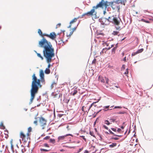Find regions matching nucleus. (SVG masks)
Masks as SVG:
<instances>
[{
	"mask_svg": "<svg viewBox=\"0 0 153 153\" xmlns=\"http://www.w3.org/2000/svg\"><path fill=\"white\" fill-rule=\"evenodd\" d=\"M39 47L43 48V56L46 59L47 63H49L47 68H49L51 66L50 62H51L52 58L55 55L54 49L51 42L47 41L44 37H43L39 42Z\"/></svg>",
	"mask_w": 153,
	"mask_h": 153,
	"instance_id": "1",
	"label": "nucleus"
},
{
	"mask_svg": "<svg viewBox=\"0 0 153 153\" xmlns=\"http://www.w3.org/2000/svg\"><path fill=\"white\" fill-rule=\"evenodd\" d=\"M107 25H109L110 22L114 24L115 27L117 30L120 31L121 28L119 26L120 24L121 20L120 18L117 16L116 15H114L112 16H108L106 18Z\"/></svg>",
	"mask_w": 153,
	"mask_h": 153,
	"instance_id": "2",
	"label": "nucleus"
},
{
	"mask_svg": "<svg viewBox=\"0 0 153 153\" xmlns=\"http://www.w3.org/2000/svg\"><path fill=\"white\" fill-rule=\"evenodd\" d=\"M113 3L114 2L113 1L112 2H108L107 1H105L104 0H101V1L98 3V6H100V7H102V6H105V9L108 7L109 6L111 7L114 9L113 7Z\"/></svg>",
	"mask_w": 153,
	"mask_h": 153,
	"instance_id": "3",
	"label": "nucleus"
},
{
	"mask_svg": "<svg viewBox=\"0 0 153 153\" xmlns=\"http://www.w3.org/2000/svg\"><path fill=\"white\" fill-rule=\"evenodd\" d=\"M99 7H100L98 6V4H97L96 6H94L92 7V9L89 12H88L89 16H93L94 15V16L93 17L94 19H96L98 18L99 17L97 16V12L95 11V9H97Z\"/></svg>",
	"mask_w": 153,
	"mask_h": 153,
	"instance_id": "4",
	"label": "nucleus"
},
{
	"mask_svg": "<svg viewBox=\"0 0 153 153\" xmlns=\"http://www.w3.org/2000/svg\"><path fill=\"white\" fill-rule=\"evenodd\" d=\"M36 86L34 85L31 86V89L30 90L37 93L39 88H41L42 86V85L40 83L39 84L36 85Z\"/></svg>",
	"mask_w": 153,
	"mask_h": 153,
	"instance_id": "5",
	"label": "nucleus"
},
{
	"mask_svg": "<svg viewBox=\"0 0 153 153\" xmlns=\"http://www.w3.org/2000/svg\"><path fill=\"white\" fill-rule=\"evenodd\" d=\"M99 22L101 23V25H107L106 18L102 17L99 19Z\"/></svg>",
	"mask_w": 153,
	"mask_h": 153,
	"instance_id": "6",
	"label": "nucleus"
},
{
	"mask_svg": "<svg viewBox=\"0 0 153 153\" xmlns=\"http://www.w3.org/2000/svg\"><path fill=\"white\" fill-rule=\"evenodd\" d=\"M39 123L41 126L46 125V120L43 117H39Z\"/></svg>",
	"mask_w": 153,
	"mask_h": 153,
	"instance_id": "7",
	"label": "nucleus"
},
{
	"mask_svg": "<svg viewBox=\"0 0 153 153\" xmlns=\"http://www.w3.org/2000/svg\"><path fill=\"white\" fill-rule=\"evenodd\" d=\"M47 37L52 40L54 39L56 37V35L54 32L51 33L50 35H47Z\"/></svg>",
	"mask_w": 153,
	"mask_h": 153,
	"instance_id": "8",
	"label": "nucleus"
},
{
	"mask_svg": "<svg viewBox=\"0 0 153 153\" xmlns=\"http://www.w3.org/2000/svg\"><path fill=\"white\" fill-rule=\"evenodd\" d=\"M30 93L31 95V98L30 99V101L32 102L33 99L35 97L36 94L37 93L34 92V91H33L31 90H30Z\"/></svg>",
	"mask_w": 153,
	"mask_h": 153,
	"instance_id": "9",
	"label": "nucleus"
},
{
	"mask_svg": "<svg viewBox=\"0 0 153 153\" xmlns=\"http://www.w3.org/2000/svg\"><path fill=\"white\" fill-rule=\"evenodd\" d=\"M68 136H71L72 137L73 136V135L71 134H67L65 135H64V136H60L58 137V141L59 140H63L65 139V137Z\"/></svg>",
	"mask_w": 153,
	"mask_h": 153,
	"instance_id": "10",
	"label": "nucleus"
},
{
	"mask_svg": "<svg viewBox=\"0 0 153 153\" xmlns=\"http://www.w3.org/2000/svg\"><path fill=\"white\" fill-rule=\"evenodd\" d=\"M113 1L114 3H115L117 4H119L120 3L123 4H123L124 5H125V2H126V0L124 1V0H114Z\"/></svg>",
	"mask_w": 153,
	"mask_h": 153,
	"instance_id": "11",
	"label": "nucleus"
},
{
	"mask_svg": "<svg viewBox=\"0 0 153 153\" xmlns=\"http://www.w3.org/2000/svg\"><path fill=\"white\" fill-rule=\"evenodd\" d=\"M55 42L57 44H58L59 46H61L62 42V40L61 37H59L58 39H57V40H55Z\"/></svg>",
	"mask_w": 153,
	"mask_h": 153,
	"instance_id": "12",
	"label": "nucleus"
},
{
	"mask_svg": "<svg viewBox=\"0 0 153 153\" xmlns=\"http://www.w3.org/2000/svg\"><path fill=\"white\" fill-rule=\"evenodd\" d=\"M40 82H41L40 79H37L36 80V81H35V82H33V84H31V86H32L34 85H36V84L38 85V84H39V83H40Z\"/></svg>",
	"mask_w": 153,
	"mask_h": 153,
	"instance_id": "13",
	"label": "nucleus"
},
{
	"mask_svg": "<svg viewBox=\"0 0 153 153\" xmlns=\"http://www.w3.org/2000/svg\"><path fill=\"white\" fill-rule=\"evenodd\" d=\"M98 79L101 82L104 83L105 81V77L103 78L102 77H100V76L98 77Z\"/></svg>",
	"mask_w": 153,
	"mask_h": 153,
	"instance_id": "14",
	"label": "nucleus"
},
{
	"mask_svg": "<svg viewBox=\"0 0 153 153\" xmlns=\"http://www.w3.org/2000/svg\"><path fill=\"white\" fill-rule=\"evenodd\" d=\"M32 80L33 81L32 82V84H33L36 80L37 79V77L35 76V74H34L32 76Z\"/></svg>",
	"mask_w": 153,
	"mask_h": 153,
	"instance_id": "15",
	"label": "nucleus"
},
{
	"mask_svg": "<svg viewBox=\"0 0 153 153\" xmlns=\"http://www.w3.org/2000/svg\"><path fill=\"white\" fill-rule=\"evenodd\" d=\"M39 75L40 78H42L44 77V73L42 70H41L40 71Z\"/></svg>",
	"mask_w": 153,
	"mask_h": 153,
	"instance_id": "16",
	"label": "nucleus"
},
{
	"mask_svg": "<svg viewBox=\"0 0 153 153\" xmlns=\"http://www.w3.org/2000/svg\"><path fill=\"white\" fill-rule=\"evenodd\" d=\"M20 136L22 138V141H24V138L26 137V136L22 132H21L20 134Z\"/></svg>",
	"mask_w": 153,
	"mask_h": 153,
	"instance_id": "17",
	"label": "nucleus"
},
{
	"mask_svg": "<svg viewBox=\"0 0 153 153\" xmlns=\"http://www.w3.org/2000/svg\"><path fill=\"white\" fill-rule=\"evenodd\" d=\"M117 144L116 143H112L111 144L109 145V147L111 148H113L117 146Z\"/></svg>",
	"mask_w": 153,
	"mask_h": 153,
	"instance_id": "18",
	"label": "nucleus"
},
{
	"mask_svg": "<svg viewBox=\"0 0 153 153\" xmlns=\"http://www.w3.org/2000/svg\"><path fill=\"white\" fill-rule=\"evenodd\" d=\"M45 72L46 74H49L50 73V71L49 68H46L45 70Z\"/></svg>",
	"mask_w": 153,
	"mask_h": 153,
	"instance_id": "19",
	"label": "nucleus"
},
{
	"mask_svg": "<svg viewBox=\"0 0 153 153\" xmlns=\"http://www.w3.org/2000/svg\"><path fill=\"white\" fill-rule=\"evenodd\" d=\"M40 150L41 151V152H47L49 151L50 150H51V149H42V148H40Z\"/></svg>",
	"mask_w": 153,
	"mask_h": 153,
	"instance_id": "20",
	"label": "nucleus"
},
{
	"mask_svg": "<svg viewBox=\"0 0 153 153\" xmlns=\"http://www.w3.org/2000/svg\"><path fill=\"white\" fill-rule=\"evenodd\" d=\"M108 131H109V134H112L114 136H115V135H116V134H115L110 129H108Z\"/></svg>",
	"mask_w": 153,
	"mask_h": 153,
	"instance_id": "21",
	"label": "nucleus"
},
{
	"mask_svg": "<svg viewBox=\"0 0 153 153\" xmlns=\"http://www.w3.org/2000/svg\"><path fill=\"white\" fill-rule=\"evenodd\" d=\"M119 33V31H114L112 33V34L114 35V36L118 35V36H119V35H118Z\"/></svg>",
	"mask_w": 153,
	"mask_h": 153,
	"instance_id": "22",
	"label": "nucleus"
},
{
	"mask_svg": "<svg viewBox=\"0 0 153 153\" xmlns=\"http://www.w3.org/2000/svg\"><path fill=\"white\" fill-rule=\"evenodd\" d=\"M49 142L53 144H54L55 143V140L54 139L51 138L49 140Z\"/></svg>",
	"mask_w": 153,
	"mask_h": 153,
	"instance_id": "23",
	"label": "nucleus"
},
{
	"mask_svg": "<svg viewBox=\"0 0 153 153\" xmlns=\"http://www.w3.org/2000/svg\"><path fill=\"white\" fill-rule=\"evenodd\" d=\"M78 17L77 18H75L71 20L70 22V24L73 23V22H74L76 21L78 19Z\"/></svg>",
	"mask_w": 153,
	"mask_h": 153,
	"instance_id": "24",
	"label": "nucleus"
},
{
	"mask_svg": "<svg viewBox=\"0 0 153 153\" xmlns=\"http://www.w3.org/2000/svg\"><path fill=\"white\" fill-rule=\"evenodd\" d=\"M97 37H100V36H99L100 35H101L102 36H104V33H98V32L97 33Z\"/></svg>",
	"mask_w": 153,
	"mask_h": 153,
	"instance_id": "25",
	"label": "nucleus"
},
{
	"mask_svg": "<svg viewBox=\"0 0 153 153\" xmlns=\"http://www.w3.org/2000/svg\"><path fill=\"white\" fill-rule=\"evenodd\" d=\"M141 21H142V22H146V23H150L149 21L148 20H146L143 19H141Z\"/></svg>",
	"mask_w": 153,
	"mask_h": 153,
	"instance_id": "26",
	"label": "nucleus"
},
{
	"mask_svg": "<svg viewBox=\"0 0 153 153\" xmlns=\"http://www.w3.org/2000/svg\"><path fill=\"white\" fill-rule=\"evenodd\" d=\"M117 48V47L115 46L112 49V53H115V51Z\"/></svg>",
	"mask_w": 153,
	"mask_h": 153,
	"instance_id": "27",
	"label": "nucleus"
},
{
	"mask_svg": "<svg viewBox=\"0 0 153 153\" xmlns=\"http://www.w3.org/2000/svg\"><path fill=\"white\" fill-rule=\"evenodd\" d=\"M77 92L76 90H74L73 92H71V94H72L73 96L75 95Z\"/></svg>",
	"mask_w": 153,
	"mask_h": 153,
	"instance_id": "28",
	"label": "nucleus"
},
{
	"mask_svg": "<svg viewBox=\"0 0 153 153\" xmlns=\"http://www.w3.org/2000/svg\"><path fill=\"white\" fill-rule=\"evenodd\" d=\"M104 123L106 124L107 125H109L111 123L108 120H104Z\"/></svg>",
	"mask_w": 153,
	"mask_h": 153,
	"instance_id": "29",
	"label": "nucleus"
},
{
	"mask_svg": "<svg viewBox=\"0 0 153 153\" xmlns=\"http://www.w3.org/2000/svg\"><path fill=\"white\" fill-rule=\"evenodd\" d=\"M100 100V99H99L98 100L97 102H93L89 106V108H91L92 107V106L94 105V104H95L96 103L99 102V101Z\"/></svg>",
	"mask_w": 153,
	"mask_h": 153,
	"instance_id": "30",
	"label": "nucleus"
},
{
	"mask_svg": "<svg viewBox=\"0 0 153 153\" xmlns=\"http://www.w3.org/2000/svg\"><path fill=\"white\" fill-rule=\"evenodd\" d=\"M143 49L142 48L140 49H139L138 51H137V53L138 54L142 52L143 51Z\"/></svg>",
	"mask_w": 153,
	"mask_h": 153,
	"instance_id": "31",
	"label": "nucleus"
},
{
	"mask_svg": "<svg viewBox=\"0 0 153 153\" xmlns=\"http://www.w3.org/2000/svg\"><path fill=\"white\" fill-rule=\"evenodd\" d=\"M37 56L38 57H40L42 60H43L44 59L43 57L41 56L40 53H37Z\"/></svg>",
	"mask_w": 153,
	"mask_h": 153,
	"instance_id": "32",
	"label": "nucleus"
},
{
	"mask_svg": "<svg viewBox=\"0 0 153 153\" xmlns=\"http://www.w3.org/2000/svg\"><path fill=\"white\" fill-rule=\"evenodd\" d=\"M107 51L106 48H103L102 50V51L100 53L101 54V53H105L106 51Z\"/></svg>",
	"mask_w": 153,
	"mask_h": 153,
	"instance_id": "33",
	"label": "nucleus"
},
{
	"mask_svg": "<svg viewBox=\"0 0 153 153\" xmlns=\"http://www.w3.org/2000/svg\"><path fill=\"white\" fill-rule=\"evenodd\" d=\"M111 139H113L115 140H117L119 139V138L117 137H114V136H112L111 137Z\"/></svg>",
	"mask_w": 153,
	"mask_h": 153,
	"instance_id": "34",
	"label": "nucleus"
},
{
	"mask_svg": "<svg viewBox=\"0 0 153 153\" xmlns=\"http://www.w3.org/2000/svg\"><path fill=\"white\" fill-rule=\"evenodd\" d=\"M42 146L48 148H49L50 147L49 146V145L47 143H45L44 144H43L42 145Z\"/></svg>",
	"mask_w": 153,
	"mask_h": 153,
	"instance_id": "35",
	"label": "nucleus"
},
{
	"mask_svg": "<svg viewBox=\"0 0 153 153\" xmlns=\"http://www.w3.org/2000/svg\"><path fill=\"white\" fill-rule=\"evenodd\" d=\"M117 128L115 127V128H111V129L113 131L116 132L117 133Z\"/></svg>",
	"mask_w": 153,
	"mask_h": 153,
	"instance_id": "36",
	"label": "nucleus"
},
{
	"mask_svg": "<svg viewBox=\"0 0 153 153\" xmlns=\"http://www.w3.org/2000/svg\"><path fill=\"white\" fill-rule=\"evenodd\" d=\"M88 13V12L87 13H84V16H85V18H86L87 17L90 16L89 14Z\"/></svg>",
	"mask_w": 153,
	"mask_h": 153,
	"instance_id": "37",
	"label": "nucleus"
},
{
	"mask_svg": "<svg viewBox=\"0 0 153 153\" xmlns=\"http://www.w3.org/2000/svg\"><path fill=\"white\" fill-rule=\"evenodd\" d=\"M40 81L42 82L43 83V84H45V80L44 79V77L42 78H40Z\"/></svg>",
	"mask_w": 153,
	"mask_h": 153,
	"instance_id": "38",
	"label": "nucleus"
},
{
	"mask_svg": "<svg viewBox=\"0 0 153 153\" xmlns=\"http://www.w3.org/2000/svg\"><path fill=\"white\" fill-rule=\"evenodd\" d=\"M38 33L41 36H42V32L40 29L38 30Z\"/></svg>",
	"mask_w": 153,
	"mask_h": 153,
	"instance_id": "39",
	"label": "nucleus"
},
{
	"mask_svg": "<svg viewBox=\"0 0 153 153\" xmlns=\"http://www.w3.org/2000/svg\"><path fill=\"white\" fill-rule=\"evenodd\" d=\"M89 134L91 136H93V137H95V135L94 134V132H93L90 131L89 132Z\"/></svg>",
	"mask_w": 153,
	"mask_h": 153,
	"instance_id": "40",
	"label": "nucleus"
},
{
	"mask_svg": "<svg viewBox=\"0 0 153 153\" xmlns=\"http://www.w3.org/2000/svg\"><path fill=\"white\" fill-rule=\"evenodd\" d=\"M63 147H68L70 149H72V148L74 149L75 148V146H64Z\"/></svg>",
	"mask_w": 153,
	"mask_h": 153,
	"instance_id": "41",
	"label": "nucleus"
},
{
	"mask_svg": "<svg viewBox=\"0 0 153 153\" xmlns=\"http://www.w3.org/2000/svg\"><path fill=\"white\" fill-rule=\"evenodd\" d=\"M50 136H47L46 137H45V138H43V139L45 140H47L50 139Z\"/></svg>",
	"mask_w": 153,
	"mask_h": 153,
	"instance_id": "42",
	"label": "nucleus"
},
{
	"mask_svg": "<svg viewBox=\"0 0 153 153\" xmlns=\"http://www.w3.org/2000/svg\"><path fill=\"white\" fill-rule=\"evenodd\" d=\"M125 113V111H120L119 112L117 113L118 114H124Z\"/></svg>",
	"mask_w": 153,
	"mask_h": 153,
	"instance_id": "43",
	"label": "nucleus"
},
{
	"mask_svg": "<svg viewBox=\"0 0 153 153\" xmlns=\"http://www.w3.org/2000/svg\"><path fill=\"white\" fill-rule=\"evenodd\" d=\"M85 17V16H84V13H83L81 16H79L78 17V18H82L83 17Z\"/></svg>",
	"mask_w": 153,
	"mask_h": 153,
	"instance_id": "44",
	"label": "nucleus"
},
{
	"mask_svg": "<svg viewBox=\"0 0 153 153\" xmlns=\"http://www.w3.org/2000/svg\"><path fill=\"white\" fill-rule=\"evenodd\" d=\"M3 127V129H4L5 128V126L3 125L2 122H1V124H0V127Z\"/></svg>",
	"mask_w": 153,
	"mask_h": 153,
	"instance_id": "45",
	"label": "nucleus"
},
{
	"mask_svg": "<svg viewBox=\"0 0 153 153\" xmlns=\"http://www.w3.org/2000/svg\"><path fill=\"white\" fill-rule=\"evenodd\" d=\"M137 54H138V53L137 51L136 52H133L131 54V56H134Z\"/></svg>",
	"mask_w": 153,
	"mask_h": 153,
	"instance_id": "46",
	"label": "nucleus"
},
{
	"mask_svg": "<svg viewBox=\"0 0 153 153\" xmlns=\"http://www.w3.org/2000/svg\"><path fill=\"white\" fill-rule=\"evenodd\" d=\"M80 137H82L83 139L85 141H86V139L85 138V136H80Z\"/></svg>",
	"mask_w": 153,
	"mask_h": 153,
	"instance_id": "47",
	"label": "nucleus"
},
{
	"mask_svg": "<svg viewBox=\"0 0 153 153\" xmlns=\"http://www.w3.org/2000/svg\"><path fill=\"white\" fill-rule=\"evenodd\" d=\"M122 108V107L121 106H115L114 108Z\"/></svg>",
	"mask_w": 153,
	"mask_h": 153,
	"instance_id": "48",
	"label": "nucleus"
},
{
	"mask_svg": "<svg viewBox=\"0 0 153 153\" xmlns=\"http://www.w3.org/2000/svg\"><path fill=\"white\" fill-rule=\"evenodd\" d=\"M105 80L106 81V83L107 84L108 83V78H106L105 77Z\"/></svg>",
	"mask_w": 153,
	"mask_h": 153,
	"instance_id": "49",
	"label": "nucleus"
},
{
	"mask_svg": "<svg viewBox=\"0 0 153 153\" xmlns=\"http://www.w3.org/2000/svg\"><path fill=\"white\" fill-rule=\"evenodd\" d=\"M121 131V129L120 128H117V132L120 133Z\"/></svg>",
	"mask_w": 153,
	"mask_h": 153,
	"instance_id": "50",
	"label": "nucleus"
},
{
	"mask_svg": "<svg viewBox=\"0 0 153 153\" xmlns=\"http://www.w3.org/2000/svg\"><path fill=\"white\" fill-rule=\"evenodd\" d=\"M69 100H70L69 99V100H67V99L65 100H64V102H65V103L68 104V102H69Z\"/></svg>",
	"mask_w": 153,
	"mask_h": 153,
	"instance_id": "51",
	"label": "nucleus"
},
{
	"mask_svg": "<svg viewBox=\"0 0 153 153\" xmlns=\"http://www.w3.org/2000/svg\"><path fill=\"white\" fill-rule=\"evenodd\" d=\"M57 94H55L54 92H52L51 94V95L53 96H54L55 97H56Z\"/></svg>",
	"mask_w": 153,
	"mask_h": 153,
	"instance_id": "52",
	"label": "nucleus"
},
{
	"mask_svg": "<svg viewBox=\"0 0 153 153\" xmlns=\"http://www.w3.org/2000/svg\"><path fill=\"white\" fill-rule=\"evenodd\" d=\"M31 130H32V128L31 127H29V128H28V132H31Z\"/></svg>",
	"mask_w": 153,
	"mask_h": 153,
	"instance_id": "53",
	"label": "nucleus"
},
{
	"mask_svg": "<svg viewBox=\"0 0 153 153\" xmlns=\"http://www.w3.org/2000/svg\"><path fill=\"white\" fill-rule=\"evenodd\" d=\"M103 128H105V129L108 130V127H107V126H106L105 125H103Z\"/></svg>",
	"mask_w": 153,
	"mask_h": 153,
	"instance_id": "54",
	"label": "nucleus"
},
{
	"mask_svg": "<svg viewBox=\"0 0 153 153\" xmlns=\"http://www.w3.org/2000/svg\"><path fill=\"white\" fill-rule=\"evenodd\" d=\"M102 110V109H100V110H99L98 111H97V112H94V114H97L100 112Z\"/></svg>",
	"mask_w": 153,
	"mask_h": 153,
	"instance_id": "55",
	"label": "nucleus"
},
{
	"mask_svg": "<svg viewBox=\"0 0 153 153\" xmlns=\"http://www.w3.org/2000/svg\"><path fill=\"white\" fill-rule=\"evenodd\" d=\"M65 31V30H61V32L60 33H58L57 35H60V34L61 33H62V32H63V35H64L65 34H64V32Z\"/></svg>",
	"mask_w": 153,
	"mask_h": 153,
	"instance_id": "56",
	"label": "nucleus"
},
{
	"mask_svg": "<svg viewBox=\"0 0 153 153\" xmlns=\"http://www.w3.org/2000/svg\"><path fill=\"white\" fill-rule=\"evenodd\" d=\"M96 59H94L92 61V63L93 64H95L96 63Z\"/></svg>",
	"mask_w": 153,
	"mask_h": 153,
	"instance_id": "57",
	"label": "nucleus"
},
{
	"mask_svg": "<svg viewBox=\"0 0 153 153\" xmlns=\"http://www.w3.org/2000/svg\"><path fill=\"white\" fill-rule=\"evenodd\" d=\"M98 136L100 137V139H99V140H102V137L101 135L100 134H98Z\"/></svg>",
	"mask_w": 153,
	"mask_h": 153,
	"instance_id": "58",
	"label": "nucleus"
},
{
	"mask_svg": "<svg viewBox=\"0 0 153 153\" xmlns=\"http://www.w3.org/2000/svg\"><path fill=\"white\" fill-rule=\"evenodd\" d=\"M125 65H123L122 66L121 68L122 69V70L124 69H125Z\"/></svg>",
	"mask_w": 153,
	"mask_h": 153,
	"instance_id": "59",
	"label": "nucleus"
},
{
	"mask_svg": "<svg viewBox=\"0 0 153 153\" xmlns=\"http://www.w3.org/2000/svg\"><path fill=\"white\" fill-rule=\"evenodd\" d=\"M110 120H111V122H114L115 120V119H114L113 118L111 119Z\"/></svg>",
	"mask_w": 153,
	"mask_h": 153,
	"instance_id": "60",
	"label": "nucleus"
},
{
	"mask_svg": "<svg viewBox=\"0 0 153 153\" xmlns=\"http://www.w3.org/2000/svg\"><path fill=\"white\" fill-rule=\"evenodd\" d=\"M126 70V72H125L124 74H128V69L127 68Z\"/></svg>",
	"mask_w": 153,
	"mask_h": 153,
	"instance_id": "61",
	"label": "nucleus"
},
{
	"mask_svg": "<svg viewBox=\"0 0 153 153\" xmlns=\"http://www.w3.org/2000/svg\"><path fill=\"white\" fill-rule=\"evenodd\" d=\"M109 106H110L109 105L105 106H104L103 108H105L108 109L109 108Z\"/></svg>",
	"mask_w": 153,
	"mask_h": 153,
	"instance_id": "62",
	"label": "nucleus"
},
{
	"mask_svg": "<svg viewBox=\"0 0 153 153\" xmlns=\"http://www.w3.org/2000/svg\"><path fill=\"white\" fill-rule=\"evenodd\" d=\"M74 32V30H73L72 31H71L70 33V34H69V36H71L72 34Z\"/></svg>",
	"mask_w": 153,
	"mask_h": 153,
	"instance_id": "63",
	"label": "nucleus"
},
{
	"mask_svg": "<svg viewBox=\"0 0 153 153\" xmlns=\"http://www.w3.org/2000/svg\"><path fill=\"white\" fill-rule=\"evenodd\" d=\"M36 125H37V122L36 120L34 121L33 122Z\"/></svg>",
	"mask_w": 153,
	"mask_h": 153,
	"instance_id": "64",
	"label": "nucleus"
}]
</instances>
